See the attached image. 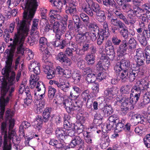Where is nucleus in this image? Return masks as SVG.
<instances>
[{
    "instance_id": "40",
    "label": "nucleus",
    "mask_w": 150,
    "mask_h": 150,
    "mask_svg": "<svg viewBox=\"0 0 150 150\" xmlns=\"http://www.w3.org/2000/svg\"><path fill=\"white\" fill-rule=\"evenodd\" d=\"M145 54L146 63H150V46H147L145 49Z\"/></svg>"
},
{
    "instance_id": "57",
    "label": "nucleus",
    "mask_w": 150,
    "mask_h": 150,
    "mask_svg": "<svg viewBox=\"0 0 150 150\" xmlns=\"http://www.w3.org/2000/svg\"><path fill=\"white\" fill-rule=\"evenodd\" d=\"M98 33V35L102 36L104 38H106L109 35V33L108 32V30L102 29L99 33Z\"/></svg>"
},
{
    "instance_id": "41",
    "label": "nucleus",
    "mask_w": 150,
    "mask_h": 150,
    "mask_svg": "<svg viewBox=\"0 0 150 150\" xmlns=\"http://www.w3.org/2000/svg\"><path fill=\"white\" fill-rule=\"evenodd\" d=\"M86 79L88 83H93L96 79V76L93 73L88 74L86 77Z\"/></svg>"
},
{
    "instance_id": "10",
    "label": "nucleus",
    "mask_w": 150,
    "mask_h": 150,
    "mask_svg": "<svg viewBox=\"0 0 150 150\" xmlns=\"http://www.w3.org/2000/svg\"><path fill=\"white\" fill-rule=\"evenodd\" d=\"M39 42V50L43 54H45L42 59L44 62H46L47 61V59L46 55H48L50 53L48 49V47L50 45L49 43L48 42L47 39L44 37L40 38Z\"/></svg>"
},
{
    "instance_id": "3",
    "label": "nucleus",
    "mask_w": 150,
    "mask_h": 150,
    "mask_svg": "<svg viewBox=\"0 0 150 150\" xmlns=\"http://www.w3.org/2000/svg\"><path fill=\"white\" fill-rule=\"evenodd\" d=\"M10 83L5 81L0 84L1 96L0 98V106L1 111L0 112V121L4 120L3 115L5 106L11 100L14 91V87Z\"/></svg>"
},
{
    "instance_id": "47",
    "label": "nucleus",
    "mask_w": 150,
    "mask_h": 150,
    "mask_svg": "<svg viewBox=\"0 0 150 150\" xmlns=\"http://www.w3.org/2000/svg\"><path fill=\"white\" fill-rule=\"evenodd\" d=\"M67 56L62 52H60L59 53L56 57V59L59 61L61 63L64 61Z\"/></svg>"
},
{
    "instance_id": "18",
    "label": "nucleus",
    "mask_w": 150,
    "mask_h": 150,
    "mask_svg": "<svg viewBox=\"0 0 150 150\" xmlns=\"http://www.w3.org/2000/svg\"><path fill=\"white\" fill-rule=\"evenodd\" d=\"M133 65L134 66L133 68H132L128 70V77L127 79L125 81L128 79V78H129L130 81L132 82L135 80L136 76L138 75V72H139L138 70L139 68L137 67L136 69V68H135L134 67L135 65L134 64H133Z\"/></svg>"
},
{
    "instance_id": "15",
    "label": "nucleus",
    "mask_w": 150,
    "mask_h": 150,
    "mask_svg": "<svg viewBox=\"0 0 150 150\" xmlns=\"http://www.w3.org/2000/svg\"><path fill=\"white\" fill-rule=\"evenodd\" d=\"M66 131L63 128H57L55 131V135L59 141L64 142V140L66 138L67 134L65 133Z\"/></svg>"
},
{
    "instance_id": "50",
    "label": "nucleus",
    "mask_w": 150,
    "mask_h": 150,
    "mask_svg": "<svg viewBox=\"0 0 150 150\" xmlns=\"http://www.w3.org/2000/svg\"><path fill=\"white\" fill-rule=\"evenodd\" d=\"M56 91V90L54 88L50 87L48 91V96L50 99L52 98L54 96Z\"/></svg>"
},
{
    "instance_id": "60",
    "label": "nucleus",
    "mask_w": 150,
    "mask_h": 150,
    "mask_svg": "<svg viewBox=\"0 0 150 150\" xmlns=\"http://www.w3.org/2000/svg\"><path fill=\"white\" fill-rule=\"evenodd\" d=\"M106 54L107 58L112 59L115 57V53L113 50H108V52H107Z\"/></svg>"
},
{
    "instance_id": "49",
    "label": "nucleus",
    "mask_w": 150,
    "mask_h": 150,
    "mask_svg": "<svg viewBox=\"0 0 150 150\" xmlns=\"http://www.w3.org/2000/svg\"><path fill=\"white\" fill-rule=\"evenodd\" d=\"M89 31L90 32H98V30L97 25L96 24L91 23L88 26Z\"/></svg>"
},
{
    "instance_id": "48",
    "label": "nucleus",
    "mask_w": 150,
    "mask_h": 150,
    "mask_svg": "<svg viewBox=\"0 0 150 150\" xmlns=\"http://www.w3.org/2000/svg\"><path fill=\"white\" fill-rule=\"evenodd\" d=\"M76 119L78 122L80 123H78L77 124H81H81L85 122L86 118L85 116H84L83 114L81 113H79L77 115Z\"/></svg>"
},
{
    "instance_id": "54",
    "label": "nucleus",
    "mask_w": 150,
    "mask_h": 150,
    "mask_svg": "<svg viewBox=\"0 0 150 150\" xmlns=\"http://www.w3.org/2000/svg\"><path fill=\"white\" fill-rule=\"evenodd\" d=\"M130 87L127 85L122 86L120 89V91L122 93H128L129 92Z\"/></svg>"
},
{
    "instance_id": "13",
    "label": "nucleus",
    "mask_w": 150,
    "mask_h": 150,
    "mask_svg": "<svg viewBox=\"0 0 150 150\" xmlns=\"http://www.w3.org/2000/svg\"><path fill=\"white\" fill-rule=\"evenodd\" d=\"M75 102V104L72 103V102L69 101L68 100L66 99L64 100L62 104V106L64 107L66 111L69 113H70L72 111L74 110L77 109L76 107L77 105V102L74 101Z\"/></svg>"
},
{
    "instance_id": "6",
    "label": "nucleus",
    "mask_w": 150,
    "mask_h": 150,
    "mask_svg": "<svg viewBox=\"0 0 150 150\" xmlns=\"http://www.w3.org/2000/svg\"><path fill=\"white\" fill-rule=\"evenodd\" d=\"M36 81L30 80V87L34 89V98L36 100H40L45 96V87L43 83L39 81L36 84Z\"/></svg>"
},
{
    "instance_id": "19",
    "label": "nucleus",
    "mask_w": 150,
    "mask_h": 150,
    "mask_svg": "<svg viewBox=\"0 0 150 150\" xmlns=\"http://www.w3.org/2000/svg\"><path fill=\"white\" fill-rule=\"evenodd\" d=\"M115 102L117 101V103H122L121 106V110L122 111V114L123 115H126L128 112L129 109L130 105V101L128 100L127 102L126 101L122 100V102H119L116 100Z\"/></svg>"
},
{
    "instance_id": "28",
    "label": "nucleus",
    "mask_w": 150,
    "mask_h": 150,
    "mask_svg": "<svg viewBox=\"0 0 150 150\" xmlns=\"http://www.w3.org/2000/svg\"><path fill=\"white\" fill-rule=\"evenodd\" d=\"M82 140L79 136H76L72 138V140L70 143L69 146L71 147H74L76 145H78L82 143Z\"/></svg>"
},
{
    "instance_id": "17",
    "label": "nucleus",
    "mask_w": 150,
    "mask_h": 150,
    "mask_svg": "<svg viewBox=\"0 0 150 150\" xmlns=\"http://www.w3.org/2000/svg\"><path fill=\"white\" fill-rule=\"evenodd\" d=\"M57 86L59 88L66 92L69 90L70 85L66 79H60L59 83L58 82Z\"/></svg>"
},
{
    "instance_id": "14",
    "label": "nucleus",
    "mask_w": 150,
    "mask_h": 150,
    "mask_svg": "<svg viewBox=\"0 0 150 150\" xmlns=\"http://www.w3.org/2000/svg\"><path fill=\"white\" fill-rule=\"evenodd\" d=\"M43 121L41 116L38 115L36 117L33 121L32 122V125L34 128L38 131L42 127Z\"/></svg>"
},
{
    "instance_id": "12",
    "label": "nucleus",
    "mask_w": 150,
    "mask_h": 150,
    "mask_svg": "<svg viewBox=\"0 0 150 150\" xmlns=\"http://www.w3.org/2000/svg\"><path fill=\"white\" fill-rule=\"evenodd\" d=\"M61 31H59V33L61 34L60 38L59 39L57 38L56 35L55 37L57 39L56 40L54 41H52V43L54 46L56 47H59L60 48L62 49L64 48L66 45V41L64 40H63L61 42H60L59 40L61 38L62 34H64L66 31V27L62 26L61 28Z\"/></svg>"
},
{
    "instance_id": "56",
    "label": "nucleus",
    "mask_w": 150,
    "mask_h": 150,
    "mask_svg": "<svg viewBox=\"0 0 150 150\" xmlns=\"http://www.w3.org/2000/svg\"><path fill=\"white\" fill-rule=\"evenodd\" d=\"M89 35L88 36V38L87 37V39L88 40L91 39L92 41H94L96 40L97 38L96 35L98 34V32H89Z\"/></svg>"
},
{
    "instance_id": "63",
    "label": "nucleus",
    "mask_w": 150,
    "mask_h": 150,
    "mask_svg": "<svg viewBox=\"0 0 150 150\" xmlns=\"http://www.w3.org/2000/svg\"><path fill=\"white\" fill-rule=\"evenodd\" d=\"M85 62L84 60L80 59L78 62L77 66L80 69L83 70L85 66Z\"/></svg>"
},
{
    "instance_id": "44",
    "label": "nucleus",
    "mask_w": 150,
    "mask_h": 150,
    "mask_svg": "<svg viewBox=\"0 0 150 150\" xmlns=\"http://www.w3.org/2000/svg\"><path fill=\"white\" fill-rule=\"evenodd\" d=\"M134 60L137 67L142 66L144 64L145 57L134 58Z\"/></svg>"
},
{
    "instance_id": "30",
    "label": "nucleus",
    "mask_w": 150,
    "mask_h": 150,
    "mask_svg": "<svg viewBox=\"0 0 150 150\" xmlns=\"http://www.w3.org/2000/svg\"><path fill=\"white\" fill-rule=\"evenodd\" d=\"M102 143H103L102 148L103 149H105L108 145V143L110 142L109 137L106 135V133L102 136Z\"/></svg>"
},
{
    "instance_id": "11",
    "label": "nucleus",
    "mask_w": 150,
    "mask_h": 150,
    "mask_svg": "<svg viewBox=\"0 0 150 150\" xmlns=\"http://www.w3.org/2000/svg\"><path fill=\"white\" fill-rule=\"evenodd\" d=\"M83 125L81 124L74 125L72 127L67 130V132H65V133L67 134L66 137L67 135L70 137L74 136L75 133L78 134L81 133L83 132Z\"/></svg>"
},
{
    "instance_id": "32",
    "label": "nucleus",
    "mask_w": 150,
    "mask_h": 150,
    "mask_svg": "<svg viewBox=\"0 0 150 150\" xmlns=\"http://www.w3.org/2000/svg\"><path fill=\"white\" fill-rule=\"evenodd\" d=\"M128 17H127L128 23H127V25L130 24L131 25H133L135 23L136 20L135 18L133 16L130 15L131 13H134V10H129L127 12Z\"/></svg>"
},
{
    "instance_id": "36",
    "label": "nucleus",
    "mask_w": 150,
    "mask_h": 150,
    "mask_svg": "<svg viewBox=\"0 0 150 150\" xmlns=\"http://www.w3.org/2000/svg\"><path fill=\"white\" fill-rule=\"evenodd\" d=\"M110 23L111 24L116 26H118L119 28L122 27V25H124L121 21L118 20L117 18H114L113 17H110L109 18Z\"/></svg>"
},
{
    "instance_id": "59",
    "label": "nucleus",
    "mask_w": 150,
    "mask_h": 150,
    "mask_svg": "<svg viewBox=\"0 0 150 150\" xmlns=\"http://www.w3.org/2000/svg\"><path fill=\"white\" fill-rule=\"evenodd\" d=\"M124 124H123L122 122H119L116 125V128L115 130V132L117 133L120 132L124 129Z\"/></svg>"
},
{
    "instance_id": "37",
    "label": "nucleus",
    "mask_w": 150,
    "mask_h": 150,
    "mask_svg": "<svg viewBox=\"0 0 150 150\" xmlns=\"http://www.w3.org/2000/svg\"><path fill=\"white\" fill-rule=\"evenodd\" d=\"M83 132L86 142L89 144L92 143V137L90 134V133L83 131Z\"/></svg>"
},
{
    "instance_id": "26",
    "label": "nucleus",
    "mask_w": 150,
    "mask_h": 150,
    "mask_svg": "<svg viewBox=\"0 0 150 150\" xmlns=\"http://www.w3.org/2000/svg\"><path fill=\"white\" fill-rule=\"evenodd\" d=\"M89 35L88 32L81 34L80 33L77 34L76 36V40L78 43H81L85 41L87 39V37Z\"/></svg>"
},
{
    "instance_id": "21",
    "label": "nucleus",
    "mask_w": 150,
    "mask_h": 150,
    "mask_svg": "<svg viewBox=\"0 0 150 150\" xmlns=\"http://www.w3.org/2000/svg\"><path fill=\"white\" fill-rule=\"evenodd\" d=\"M59 74H62L63 76L67 78H69L71 76V71L69 69L64 70L60 67L58 66L56 69Z\"/></svg>"
},
{
    "instance_id": "46",
    "label": "nucleus",
    "mask_w": 150,
    "mask_h": 150,
    "mask_svg": "<svg viewBox=\"0 0 150 150\" xmlns=\"http://www.w3.org/2000/svg\"><path fill=\"white\" fill-rule=\"evenodd\" d=\"M30 125L29 123L27 121H24L21 124L20 127V131L22 132L23 134L24 129H26L30 126Z\"/></svg>"
},
{
    "instance_id": "61",
    "label": "nucleus",
    "mask_w": 150,
    "mask_h": 150,
    "mask_svg": "<svg viewBox=\"0 0 150 150\" xmlns=\"http://www.w3.org/2000/svg\"><path fill=\"white\" fill-rule=\"evenodd\" d=\"M72 77L74 79L75 81L79 82L81 80V75L79 73H74L73 74Z\"/></svg>"
},
{
    "instance_id": "5",
    "label": "nucleus",
    "mask_w": 150,
    "mask_h": 150,
    "mask_svg": "<svg viewBox=\"0 0 150 150\" xmlns=\"http://www.w3.org/2000/svg\"><path fill=\"white\" fill-rule=\"evenodd\" d=\"M130 63L129 60L124 58L117 62L114 66V69L116 75H118L123 82L127 78Z\"/></svg>"
},
{
    "instance_id": "2",
    "label": "nucleus",
    "mask_w": 150,
    "mask_h": 150,
    "mask_svg": "<svg viewBox=\"0 0 150 150\" xmlns=\"http://www.w3.org/2000/svg\"><path fill=\"white\" fill-rule=\"evenodd\" d=\"M14 112L11 109H8L5 113L4 120L5 122L2 123L1 132L4 136V142L3 150H11V140L13 143L15 140H18L16 133L13 128L14 124L13 118Z\"/></svg>"
},
{
    "instance_id": "53",
    "label": "nucleus",
    "mask_w": 150,
    "mask_h": 150,
    "mask_svg": "<svg viewBox=\"0 0 150 150\" xmlns=\"http://www.w3.org/2000/svg\"><path fill=\"white\" fill-rule=\"evenodd\" d=\"M144 144L147 148L150 147V134H148L144 139Z\"/></svg>"
},
{
    "instance_id": "23",
    "label": "nucleus",
    "mask_w": 150,
    "mask_h": 150,
    "mask_svg": "<svg viewBox=\"0 0 150 150\" xmlns=\"http://www.w3.org/2000/svg\"><path fill=\"white\" fill-rule=\"evenodd\" d=\"M38 6L36 0H28L26 3V9H36Z\"/></svg>"
},
{
    "instance_id": "8",
    "label": "nucleus",
    "mask_w": 150,
    "mask_h": 150,
    "mask_svg": "<svg viewBox=\"0 0 150 150\" xmlns=\"http://www.w3.org/2000/svg\"><path fill=\"white\" fill-rule=\"evenodd\" d=\"M137 46V41L133 38H131L128 42L126 40H123L120 47V51L117 53L119 55L122 56L126 54L127 49H134Z\"/></svg>"
},
{
    "instance_id": "39",
    "label": "nucleus",
    "mask_w": 150,
    "mask_h": 150,
    "mask_svg": "<svg viewBox=\"0 0 150 150\" xmlns=\"http://www.w3.org/2000/svg\"><path fill=\"white\" fill-rule=\"evenodd\" d=\"M45 103L44 101L42 100L39 101V103L36 105L35 108L36 112L37 113L39 114L42 111V109L44 108Z\"/></svg>"
},
{
    "instance_id": "20",
    "label": "nucleus",
    "mask_w": 150,
    "mask_h": 150,
    "mask_svg": "<svg viewBox=\"0 0 150 150\" xmlns=\"http://www.w3.org/2000/svg\"><path fill=\"white\" fill-rule=\"evenodd\" d=\"M44 72L47 74V77L48 79L54 78L55 74V69L52 67L46 66L44 69Z\"/></svg>"
},
{
    "instance_id": "51",
    "label": "nucleus",
    "mask_w": 150,
    "mask_h": 150,
    "mask_svg": "<svg viewBox=\"0 0 150 150\" xmlns=\"http://www.w3.org/2000/svg\"><path fill=\"white\" fill-rule=\"evenodd\" d=\"M136 53L134 58L145 57L143 50L141 48L137 49L136 51Z\"/></svg>"
},
{
    "instance_id": "64",
    "label": "nucleus",
    "mask_w": 150,
    "mask_h": 150,
    "mask_svg": "<svg viewBox=\"0 0 150 150\" xmlns=\"http://www.w3.org/2000/svg\"><path fill=\"white\" fill-rule=\"evenodd\" d=\"M118 119V117L117 115H113L109 117L108 118V121L111 122H113L114 124Z\"/></svg>"
},
{
    "instance_id": "25",
    "label": "nucleus",
    "mask_w": 150,
    "mask_h": 150,
    "mask_svg": "<svg viewBox=\"0 0 150 150\" xmlns=\"http://www.w3.org/2000/svg\"><path fill=\"white\" fill-rule=\"evenodd\" d=\"M112 44V42L108 40L106 42L105 46H102L100 48L99 50L100 53L106 55V54L108 52V50L110 49Z\"/></svg>"
},
{
    "instance_id": "33",
    "label": "nucleus",
    "mask_w": 150,
    "mask_h": 150,
    "mask_svg": "<svg viewBox=\"0 0 150 150\" xmlns=\"http://www.w3.org/2000/svg\"><path fill=\"white\" fill-rule=\"evenodd\" d=\"M51 111V108H45L43 115V120L44 122H46L49 120Z\"/></svg>"
},
{
    "instance_id": "22",
    "label": "nucleus",
    "mask_w": 150,
    "mask_h": 150,
    "mask_svg": "<svg viewBox=\"0 0 150 150\" xmlns=\"http://www.w3.org/2000/svg\"><path fill=\"white\" fill-rule=\"evenodd\" d=\"M72 89L74 92L73 91H71L69 97L71 100L76 99L78 98L80 92V89L79 88L76 86H73Z\"/></svg>"
},
{
    "instance_id": "34",
    "label": "nucleus",
    "mask_w": 150,
    "mask_h": 150,
    "mask_svg": "<svg viewBox=\"0 0 150 150\" xmlns=\"http://www.w3.org/2000/svg\"><path fill=\"white\" fill-rule=\"evenodd\" d=\"M103 111L105 116H108L113 112V110L111 106L107 105L105 106L103 108Z\"/></svg>"
},
{
    "instance_id": "29",
    "label": "nucleus",
    "mask_w": 150,
    "mask_h": 150,
    "mask_svg": "<svg viewBox=\"0 0 150 150\" xmlns=\"http://www.w3.org/2000/svg\"><path fill=\"white\" fill-rule=\"evenodd\" d=\"M120 34L123 37L127 39L128 37L129 32L127 28L125 25H122V27L118 29Z\"/></svg>"
},
{
    "instance_id": "38",
    "label": "nucleus",
    "mask_w": 150,
    "mask_h": 150,
    "mask_svg": "<svg viewBox=\"0 0 150 150\" xmlns=\"http://www.w3.org/2000/svg\"><path fill=\"white\" fill-rule=\"evenodd\" d=\"M103 4L106 6H109L111 8H117L116 4L114 0H103Z\"/></svg>"
},
{
    "instance_id": "24",
    "label": "nucleus",
    "mask_w": 150,
    "mask_h": 150,
    "mask_svg": "<svg viewBox=\"0 0 150 150\" xmlns=\"http://www.w3.org/2000/svg\"><path fill=\"white\" fill-rule=\"evenodd\" d=\"M95 55L93 53H87L85 57V60L88 64L89 65H92L95 63Z\"/></svg>"
},
{
    "instance_id": "4",
    "label": "nucleus",
    "mask_w": 150,
    "mask_h": 150,
    "mask_svg": "<svg viewBox=\"0 0 150 150\" xmlns=\"http://www.w3.org/2000/svg\"><path fill=\"white\" fill-rule=\"evenodd\" d=\"M118 91V88L116 87H112L110 88H108L104 91V94L107 96V98L109 100H112L113 98H114L117 96L115 99L120 102H122V100L127 102V101L129 100V101H130V106L132 105V103H136L137 102L140 96L132 95V94H131L130 98L127 96H125V97L123 98L121 96L117 95Z\"/></svg>"
},
{
    "instance_id": "62",
    "label": "nucleus",
    "mask_w": 150,
    "mask_h": 150,
    "mask_svg": "<svg viewBox=\"0 0 150 150\" xmlns=\"http://www.w3.org/2000/svg\"><path fill=\"white\" fill-rule=\"evenodd\" d=\"M132 118L133 119H136L138 121L142 120L144 121V118L142 116L140 115L136 114H133L132 116Z\"/></svg>"
},
{
    "instance_id": "16",
    "label": "nucleus",
    "mask_w": 150,
    "mask_h": 150,
    "mask_svg": "<svg viewBox=\"0 0 150 150\" xmlns=\"http://www.w3.org/2000/svg\"><path fill=\"white\" fill-rule=\"evenodd\" d=\"M101 57L97 65V67L98 68V69L102 70L103 69V66L105 65L106 66V64L108 65V66L109 65V61L107 59L105 54H101Z\"/></svg>"
},
{
    "instance_id": "52",
    "label": "nucleus",
    "mask_w": 150,
    "mask_h": 150,
    "mask_svg": "<svg viewBox=\"0 0 150 150\" xmlns=\"http://www.w3.org/2000/svg\"><path fill=\"white\" fill-rule=\"evenodd\" d=\"M146 34L144 35L143 34V35L141 37L138 38V40L142 45L143 46H145L147 44V41L146 38Z\"/></svg>"
},
{
    "instance_id": "55",
    "label": "nucleus",
    "mask_w": 150,
    "mask_h": 150,
    "mask_svg": "<svg viewBox=\"0 0 150 150\" xmlns=\"http://www.w3.org/2000/svg\"><path fill=\"white\" fill-rule=\"evenodd\" d=\"M107 76V73L104 71L102 72H100L96 76V79H98L100 81L105 79Z\"/></svg>"
},
{
    "instance_id": "31",
    "label": "nucleus",
    "mask_w": 150,
    "mask_h": 150,
    "mask_svg": "<svg viewBox=\"0 0 150 150\" xmlns=\"http://www.w3.org/2000/svg\"><path fill=\"white\" fill-rule=\"evenodd\" d=\"M59 141L60 142L55 139H52L50 141L49 144L50 145L54 146L57 148H62L64 146V142Z\"/></svg>"
},
{
    "instance_id": "27",
    "label": "nucleus",
    "mask_w": 150,
    "mask_h": 150,
    "mask_svg": "<svg viewBox=\"0 0 150 150\" xmlns=\"http://www.w3.org/2000/svg\"><path fill=\"white\" fill-rule=\"evenodd\" d=\"M39 20L34 19L33 21L32 28L31 29L30 33L31 35H38L39 32L37 31L38 29Z\"/></svg>"
},
{
    "instance_id": "9",
    "label": "nucleus",
    "mask_w": 150,
    "mask_h": 150,
    "mask_svg": "<svg viewBox=\"0 0 150 150\" xmlns=\"http://www.w3.org/2000/svg\"><path fill=\"white\" fill-rule=\"evenodd\" d=\"M50 18L49 21V24L47 25L45 27V29L46 31H48L49 30H52L53 28V31L56 34V37L59 39L60 37L61 34L59 33V31H61V28L62 26L61 25V27L60 28V25L58 22L57 21H55L56 19L55 18L54 16H52L50 17Z\"/></svg>"
},
{
    "instance_id": "42",
    "label": "nucleus",
    "mask_w": 150,
    "mask_h": 150,
    "mask_svg": "<svg viewBox=\"0 0 150 150\" xmlns=\"http://www.w3.org/2000/svg\"><path fill=\"white\" fill-rule=\"evenodd\" d=\"M74 50V49L73 48H68L66 49L65 51V54H66L68 56L71 57V59L72 60H75V57L73 56V52Z\"/></svg>"
},
{
    "instance_id": "58",
    "label": "nucleus",
    "mask_w": 150,
    "mask_h": 150,
    "mask_svg": "<svg viewBox=\"0 0 150 150\" xmlns=\"http://www.w3.org/2000/svg\"><path fill=\"white\" fill-rule=\"evenodd\" d=\"M64 128L63 129L66 132H67V130L71 128L73 126L72 124H70L67 120H65V118L64 119Z\"/></svg>"
},
{
    "instance_id": "7",
    "label": "nucleus",
    "mask_w": 150,
    "mask_h": 150,
    "mask_svg": "<svg viewBox=\"0 0 150 150\" xmlns=\"http://www.w3.org/2000/svg\"><path fill=\"white\" fill-rule=\"evenodd\" d=\"M150 88V82L146 78L137 81L135 86L131 90L132 95L140 96L141 91Z\"/></svg>"
},
{
    "instance_id": "1",
    "label": "nucleus",
    "mask_w": 150,
    "mask_h": 150,
    "mask_svg": "<svg viewBox=\"0 0 150 150\" xmlns=\"http://www.w3.org/2000/svg\"><path fill=\"white\" fill-rule=\"evenodd\" d=\"M35 10H24L23 18L25 20L20 21L18 18L16 20L17 25V32L15 33L13 43L10 44L11 49L6 53L5 67L2 70V73L4 75L7 82L13 84L15 78V73L11 69L14 54L16 48L18 54L23 55L25 50L28 53V57L30 59L33 58L34 54L28 49H26L24 44L25 38L28 34L30 23L33 18Z\"/></svg>"
},
{
    "instance_id": "45",
    "label": "nucleus",
    "mask_w": 150,
    "mask_h": 150,
    "mask_svg": "<svg viewBox=\"0 0 150 150\" xmlns=\"http://www.w3.org/2000/svg\"><path fill=\"white\" fill-rule=\"evenodd\" d=\"M38 67H40V65L38 62L35 61H32L30 62L29 66V70L31 71H32L33 69Z\"/></svg>"
},
{
    "instance_id": "43",
    "label": "nucleus",
    "mask_w": 150,
    "mask_h": 150,
    "mask_svg": "<svg viewBox=\"0 0 150 150\" xmlns=\"http://www.w3.org/2000/svg\"><path fill=\"white\" fill-rule=\"evenodd\" d=\"M89 91L88 90L84 91L81 94V98L84 101L87 100V102L86 104L87 106L88 105V100H89Z\"/></svg>"
},
{
    "instance_id": "35",
    "label": "nucleus",
    "mask_w": 150,
    "mask_h": 150,
    "mask_svg": "<svg viewBox=\"0 0 150 150\" xmlns=\"http://www.w3.org/2000/svg\"><path fill=\"white\" fill-rule=\"evenodd\" d=\"M25 92L27 97L24 100V103L28 106L30 105L32 101V97L30 91L28 90H25Z\"/></svg>"
}]
</instances>
